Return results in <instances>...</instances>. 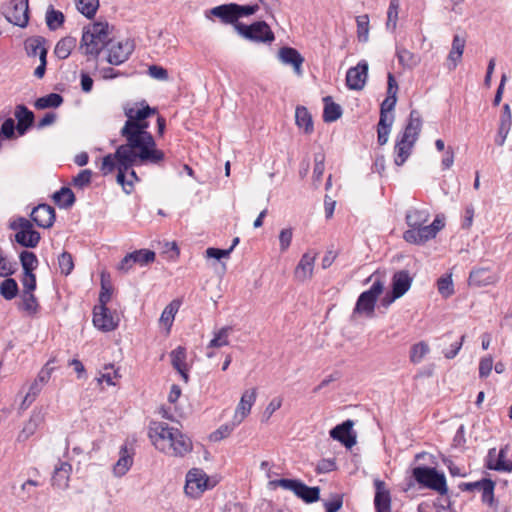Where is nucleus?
Wrapping results in <instances>:
<instances>
[{
	"mask_svg": "<svg viewBox=\"0 0 512 512\" xmlns=\"http://www.w3.org/2000/svg\"><path fill=\"white\" fill-rule=\"evenodd\" d=\"M127 120L120 134L126 143L120 145L115 153L103 158L101 171L104 175L118 172L121 182L123 172L133 165H160L165 159V153L157 148L153 135L148 131L147 119L157 115V109L150 107L146 101L127 103L123 107Z\"/></svg>",
	"mask_w": 512,
	"mask_h": 512,
	"instance_id": "f257e3e1",
	"label": "nucleus"
},
{
	"mask_svg": "<svg viewBox=\"0 0 512 512\" xmlns=\"http://www.w3.org/2000/svg\"><path fill=\"white\" fill-rule=\"evenodd\" d=\"M149 438L156 449L168 455L183 456L192 449L190 439L165 422L151 423Z\"/></svg>",
	"mask_w": 512,
	"mask_h": 512,
	"instance_id": "f03ea898",
	"label": "nucleus"
},
{
	"mask_svg": "<svg viewBox=\"0 0 512 512\" xmlns=\"http://www.w3.org/2000/svg\"><path fill=\"white\" fill-rule=\"evenodd\" d=\"M429 218L430 213L427 209L409 210L406 214V223L410 229L404 232L403 239L408 243L420 245L435 238L445 226L444 218L436 216L430 225H425Z\"/></svg>",
	"mask_w": 512,
	"mask_h": 512,
	"instance_id": "7ed1b4c3",
	"label": "nucleus"
},
{
	"mask_svg": "<svg viewBox=\"0 0 512 512\" xmlns=\"http://www.w3.org/2000/svg\"><path fill=\"white\" fill-rule=\"evenodd\" d=\"M111 28L107 22H94L84 27L79 49L81 52L96 58L110 42Z\"/></svg>",
	"mask_w": 512,
	"mask_h": 512,
	"instance_id": "20e7f679",
	"label": "nucleus"
},
{
	"mask_svg": "<svg viewBox=\"0 0 512 512\" xmlns=\"http://www.w3.org/2000/svg\"><path fill=\"white\" fill-rule=\"evenodd\" d=\"M371 279H374L372 286L360 294L354 308V313H363L368 317L373 315L377 298L384 289V281L378 272L372 274Z\"/></svg>",
	"mask_w": 512,
	"mask_h": 512,
	"instance_id": "39448f33",
	"label": "nucleus"
},
{
	"mask_svg": "<svg viewBox=\"0 0 512 512\" xmlns=\"http://www.w3.org/2000/svg\"><path fill=\"white\" fill-rule=\"evenodd\" d=\"M412 473L420 485L432 489L441 495H445L448 492L445 475L439 473L435 468L416 467Z\"/></svg>",
	"mask_w": 512,
	"mask_h": 512,
	"instance_id": "423d86ee",
	"label": "nucleus"
},
{
	"mask_svg": "<svg viewBox=\"0 0 512 512\" xmlns=\"http://www.w3.org/2000/svg\"><path fill=\"white\" fill-rule=\"evenodd\" d=\"M2 14L9 23L24 28L29 21L28 0H11L2 6Z\"/></svg>",
	"mask_w": 512,
	"mask_h": 512,
	"instance_id": "0eeeda50",
	"label": "nucleus"
},
{
	"mask_svg": "<svg viewBox=\"0 0 512 512\" xmlns=\"http://www.w3.org/2000/svg\"><path fill=\"white\" fill-rule=\"evenodd\" d=\"M213 487L208 475L199 468H193L186 475L185 493L191 498H199L207 489Z\"/></svg>",
	"mask_w": 512,
	"mask_h": 512,
	"instance_id": "6e6552de",
	"label": "nucleus"
},
{
	"mask_svg": "<svg viewBox=\"0 0 512 512\" xmlns=\"http://www.w3.org/2000/svg\"><path fill=\"white\" fill-rule=\"evenodd\" d=\"M120 322L116 312L110 311L107 306L96 305L93 309V324L102 332L114 331Z\"/></svg>",
	"mask_w": 512,
	"mask_h": 512,
	"instance_id": "1a4fd4ad",
	"label": "nucleus"
},
{
	"mask_svg": "<svg viewBox=\"0 0 512 512\" xmlns=\"http://www.w3.org/2000/svg\"><path fill=\"white\" fill-rule=\"evenodd\" d=\"M236 28L242 36L250 40L261 42H271L274 40L273 32L263 21L255 22L251 25L237 24Z\"/></svg>",
	"mask_w": 512,
	"mask_h": 512,
	"instance_id": "9d476101",
	"label": "nucleus"
},
{
	"mask_svg": "<svg viewBox=\"0 0 512 512\" xmlns=\"http://www.w3.org/2000/svg\"><path fill=\"white\" fill-rule=\"evenodd\" d=\"M257 398V389L251 388L245 390L240 398V401L235 409L233 416V426L240 425L245 418L250 414L253 405Z\"/></svg>",
	"mask_w": 512,
	"mask_h": 512,
	"instance_id": "9b49d317",
	"label": "nucleus"
},
{
	"mask_svg": "<svg viewBox=\"0 0 512 512\" xmlns=\"http://www.w3.org/2000/svg\"><path fill=\"white\" fill-rule=\"evenodd\" d=\"M368 63L360 61L355 67L350 68L346 74L347 86L352 90H361L367 80Z\"/></svg>",
	"mask_w": 512,
	"mask_h": 512,
	"instance_id": "f8f14e48",
	"label": "nucleus"
},
{
	"mask_svg": "<svg viewBox=\"0 0 512 512\" xmlns=\"http://www.w3.org/2000/svg\"><path fill=\"white\" fill-rule=\"evenodd\" d=\"M353 426L354 422L348 419L331 429L330 437L341 442L346 448H351L356 444V435L352 431Z\"/></svg>",
	"mask_w": 512,
	"mask_h": 512,
	"instance_id": "ddd939ff",
	"label": "nucleus"
},
{
	"mask_svg": "<svg viewBox=\"0 0 512 512\" xmlns=\"http://www.w3.org/2000/svg\"><path fill=\"white\" fill-rule=\"evenodd\" d=\"M318 253L312 250L304 253L297 264L294 275L295 278L300 282L310 280L313 276L314 264Z\"/></svg>",
	"mask_w": 512,
	"mask_h": 512,
	"instance_id": "4468645a",
	"label": "nucleus"
},
{
	"mask_svg": "<svg viewBox=\"0 0 512 512\" xmlns=\"http://www.w3.org/2000/svg\"><path fill=\"white\" fill-rule=\"evenodd\" d=\"M133 51V44L126 40L111 45L108 53V62L112 65H120L125 62Z\"/></svg>",
	"mask_w": 512,
	"mask_h": 512,
	"instance_id": "2eb2a0df",
	"label": "nucleus"
},
{
	"mask_svg": "<svg viewBox=\"0 0 512 512\" xmlns=\"http://www.w3.org/2000/svg\"><path fill=\"white\" fill-rule=\"evenodd\" d=\"M31 219L41 228H50L55 221V210L47 204H40L31 212Z\"/></svg>",
	"mask_w": 512,
	"mask_h": 512,
	"instance_id": "dca6fc26",
	"label": "nucleus"
},
{
	"mask_svg": "<svg viewBox=\"0 0 512 512\" xmlns=\"http://www.w3.org/2000/svg\"><path fill=\"white\" fill-rule=\"evenodd\" d=\"M14 116L17 119L16 130L23 136L34 123V113L25 105L19 104L15 107Z\"/></svg>",
	"mask_w": 512,
	"mask_h": 512,
	"instance_id": "f3484780",
	"label": "nucleus"
},
{
	"mask_svg": "<svg viewBox=\"0 0 512 512\" xmlns=\"http://www.w3.org/2000/svg\"><path fill=\"white\" fill-rule=\"evenodd\" d=\"M278 56L282 63L291 65L297 75L302 74V64L304 62V58L296 49L291 47H283L279 50Z\"/></svg>",
	"mask_w": 512,
	"mask_h": 512,
	"instance_id": "a211bd4d",
	"label": "nucleus"
},
{
	"mask_svg": "<svg viewBox=\"0 0 512 512\" xmlns=\"http://www.w3.org/2000/svg\"><path fill=\"white\" fill-rule=\"evenodd\" d=\"M134 452L127 446H122L119 451V459L113 466V475L115 477H123L133 465Z\"/></svg>",
	"mask_w": 512,
	"mask_h": 512,
	"instance_id": "6ab92c4d",
	"label": "nucleus"
},
{
	"mask_svg": "<svg viewBox=\"0 0 512 512\" xmlns=\"http://www.w3.org/2000/svg\"><path fill=\"white\" fill-rule=\"evenodd\" d=\"M376 493L374 505L376 512H391V496L385 487V483L380 480L374 482Z\"/></svg>",
	"mask_w": 512,
	"mask_h": 512,
	"instance_id": "aec40b11",
	"label": "nucleus"
},
{
	"mask_svg": "<svg viewBox=\"0 0 512 512\" xmlns=\"http://www.w3.org/2000/svg\"><path fill=\"white\" fill-rule=\"evenodd\" d=\"M45 421V412L42 409H35L29 420L25 423L19 437L21 439H28L32 436L37 429L44 423Z\"/></svg>",
	"mask_w": 512,
	"mask_h": 512,
	"instance_id": "412c9836",
	"label": "nucleus"
},
{
	"mask_svg": "<svg viewBox=\"0 0 512 512\" xmlns=\"http://www.w3.org/2000/svg\"><path fill=\"white\" fill-rule=\"evenodd\" d=\"M495 280L494 273L487 268L474 269L469 275V285L475 287L487 286L494 283Z\"/></svg>",
	"mask_w": 512,
	"mask_h": 512,
	"instance_id": "4be33fe9",
	"label": "nucleus"
},
{
	"mask_svg": "<svg viewBox=\"0 0 512 512\" xmlns=\"http://www.w3.org/2000/svg\"><path fill=\"white\" fill-rule=\"evenodd\" d=\"M422 119L417 110H412L409 115L408 123L402 133V137L416 142L418 135L421 131Z\"/></svg>",
	"mask_w": 512,
	"mask_h": 512,
	"instance_id": "5701e85b",
	"label": "nucleus"
},
{
	"mask_svg": "<svg viewBox=\"0 0 512 512\" xmlns=\"http://www.w3.org/2000/svg\"><path fill=\"white\" fill-rule=\"evenodd\" d=\"M412 278L405 270L396 272L392 279V292L396 297H402L410 288Z\"/></svg>",
	"mask_w": 512,
	"mask_h": 512,
	"instance_id": "b1692460",
	"label": "nucleus"
},
{
	"mask_svg": "<svg viewBox=\"0 0 512 512\" xmlns=\"http://www.w3.org/2000/svg\"><path fill=\"white\" fill-rule=\"evenodd\" d=\"M414 144H415L414 141L406 139L405 137H402V136L396 141V144L394 147V152H395L394 162L397 166H401L405 163V161L408 159V157L411 154Z\"/></svg>",
	"mask_w": 512,
	"mask_h": 512,
	"instance_id": "393cba45",
	"label": "nucleus"
},
{
	"mask_svg": "<svg viewBox=\"0 0 512 512\" xmlns=\"http://www.w3.org/2000/svg\"><path fill=\"white\" fill-rule=\"evenodd\" d=\"M172 366L180 373L185 382H188V369L186 365V350L179 346L170 353Z\"/></svg>",
	"mask_w": 512,
	"mask_h": 512,
	"instance_id": "a878e982",
	"label": "nucleus"
},
{
	"mask_svg": "<svg viewBox=\"0 0 512 512\" xmlns=\"http://www.w3.org/2000/svg\"><path fill=\"white\" fill-rule=\"evenodd\" d=\"M72 466L67 462H61L59 466L55 467L52 476V484L58 488H67Z\"/></svg>",
	"mask_w": 512,
	"mask_h": 512,
	"instance_id": "bb28decb",
	"label": "nucleus"
},
{
	"mask_svg": "<svg viewBox=\"0 0 512 512\" xmlns=\"http://www.w3.org/2000/svg\"><path fill=\"white\" fill-rule=\"evenodd\" d=\"M506 449H501L497 451L495 448L490 449L487 456V467L489 469L497 470V471H511L512 463L511 462H500L499 457H504L506 453Z\"/></svg>",
	"mask_w": 512,
	"mask_h": 512,
	"instance_id": "cd10ccee",
	"label": "nucleus"
},
{
	"mask_svg": "<svg viewBox=\"0 0 512 512\" xmlns=\"http://www.w3.org/2000/svg\"><path fill=\"white\" fill-rule=\"evenodd\" d=\"M396 56L400 65L407 69H413L420 63V56L405 48H397Z\"/></svg>",
	"mask_w": 512,
	"mask_h": 512,
	"instance_id": "c85d7f7f",
	"label": "nucleus"
},
{
	"mask_svg": "<svg viewBox=\"0 0 512 512\" xmlns=\"http://www.w3.org/2000/svg\"><path fill=\"white\" fill-rule=\"evenodd\" d=\"M236 8H237V4L220 5V6L214 7L211 10V13L214 16L222 19L224 22L232 23L238 19Z\"/></svg>",
	"mask_w": 512,
	"mask_h": 512,
	"instance_id": "c756f323",
	"label": "nucleus"
},
{
	"mask_svg": "<svg viewBox=\"0 0 512 512\" xmlns=\"http://www.w3.org/2000/svg\"><path fill=\"white\" fill-rule=\"evenodd\" d=\"M295 495L306 503H314L320 498L319 487H309L300 481Z\"/></svg>",
	"mask_w": 512,
	"mask_h": 512,
	"instance_id": "7c9ffc66",
	"label": "nucleus"
},
{
	"mask_svg": "<svg viewBox=\"0 0 512 512\" xmlns=\"http://www.w3.org/2000/svg\"><path fill=\"white\" fill-rule=\"evenodd\" d=\"M231 326H224L218 331L214 332V337L209 342L207 349L221 348L229 345V336L232 332Z\"/></svg>",
	"mask_w": 512,
	"mask_h": 512,
	"instance_id": "2f4dec72",
	"label": "nucleus"
},
{
	"mask_svg": "<svg viewBox=\"0 0 512 512\" xmlns=\"http://www.w3.org/2000/svg\"><path fill=\"white\" fill-rule=\"evenodd\" d=\"M324 101V112L323 119L325 122H334L339 119L342 115V109L340 105L334 103L330 96L323 99Z\"/></svg>",
	"mask_w": 512,
	"mask_h": 512,
	"instance_id": "473e14b6",
	"label": "nucleus"
},
{
	"mask_svg": "<svg viewBox=\"0 0 512 512\" xmlns=\"http://www.w3.org/2000/svg\"><path fill=\"white\" fill-rule=\"evenodd\" d=\"M296 124L305 133L309 134L313 131L312 117L305 107H297L295 112Z\"/></svg>",
	"mask_w": 512,
	"mask_h": 512,
	"instance_id": "72a5a7b5",
	"label": "nucleus"
},
{
	"mask_svg": "<svg viewBox=\"0 0 512 512\" xmlns=\"http://www.w3.org/2000/svg\"><path fill=\"white\" fill-rule=\"evenodd\" d=\"M76 46V39L73 37H64L56 44L54 53L59 59H66Z\"/></svg>",
	"mask_w": 512,
	"mask_h": 512,
	"instance_id": "f704fd0d",
	"label": "nucleus"
},
{
	"mask_svg": "<svg viewBox=\"0 0 512 512\" xmlns=\"http://www.w3.org/2000/svg\"><path fill=\"white\" fill-rule=\"evenodd\" d=\"M19 308L29 316L36 315L39 309V304L34 294L30 292H22Z\"/></svg>",
	"mask_w": 512,
	"mask_h": 512,
	"instance_id": "c9c22d12",
	"label": "nucleus"
},
{
	"mask_svg": "<svg viewBox=\"0 0 512 512\" xmlns=\"http://www.w3.org/2000/svg\"><path fill=\"white\" fill-rule=\"evenodd\" d=\"M63 102V98L60 94L57 93H50L46 96L38 98L34 106L36 109L43 110L47 108H57L59 107Z\"/></svg>",
	"mask_w": 512,
	"mask_h": 512,
	"instance_id": "e433bc0d",
	"label": "nucleus"
},
{
	"mask_svg": "<svg viewBox=\"0 0 512 512\" xmlns=\"http://www.w3.org/2000/svg\"><path fill=\"white\" fill-rule=\"evenodd\" d=\"M41 236L39 232H16L15 241L26 248H35L40 242Z\"/></svg>",
	"mask_w": 512,
	"mask_h": 512,
	"instance_id": "4c0bfd02",
	"label": "nucleus"
},
{
	"mask_svg": "<svg viewBox=\"0 0 512 512\" xmlns=\"http://www.w3.org/2000/svg\"><path fill=\"white\" fill-rule=\"evenodd\" d=\"M54 201L61 208H69L75 202V195L70 188L63 187L53 195Z\"/></svg>",
	"mask_w": 512,
	"mask_h": 512,
	"instance_id": "58836bf2",
	"label": "nucleus"
},
{
	"mask_svg": "<svg viewBox=\"0 0 512 512\" xmlns=\"http://www.w3.org/2000/svg\"><path fill=\"white\" fill-rule=\"evenodd\" d=\"M180 307V302L178 300H173L170 302L163 310L161 317H160V323L164 326H166L168 329L173 324L174 318L176 313L178 312Z\"/></svg>",
	"mask_w": 512,
	"mask_h": 512,
	"instance_id": "ea45409f",
	"label": "nucleus"
},
{
	"mask_svg": "<svg viewBox=\"0 0 512 512\" xmlns=\"http://www.w3.org/2000/svg\"><path fill=\"white\" fill-rule=\"evenodd\" d=\"M429 352H430L429 345L424 341H420L411 346L410 353H409V359L413 364H419L420 362H422L424 357Z\"/></svg>",
	"mask_w": 512,
	"mask_h": 512,
	"instance_id": "a19ab883",
	"label": "nucleus"
},
{
	"mask_svg": "<svg viewBox=\"0 0 512 512\" xmlns=\"http://www.w3.org/2000/svg\"><path fill=\"white\" fill-rule=\"evenodd\" d=\"M399 9L400 1L390 0L387 10L386 29L390 30L391 32H394L397 28Z\"/></svg>",
	"mask_w": 512,
	"mask_h": 512,
	"instance_id": "79ce46f5",
	"label": "nucleus"
},
{
	"mask_svg": "<svg viewBox=\"0 0 512 512\" xmlns=\"http://www.w3.org/2000/svg\"><path fill=\"white\" fill-rule=\"evenodd\" d=\"M6 279L0 283V294L6 300H12L17 296L18 293V284L17 282L9 277H5Z\"/></svg>",
	"mask_w": 512,
	"mask_h": 512,
	"instance_id": "37998d69",
	"label": "nucleus"
},
{
	"mask_svg": "<svg viewBox=\"0 0 512 512\" xmlns=\"http://www.w3.org/2000/svg\"><path fill=\"white\" fill-rule=\"evenodd\" d=\"M17 270V263L9 259L5 251L0 248V277H9Z\"/></svg>",
	"mask_w": 512,
	"mask_h": 512,
	"instance_id": "c03bdc74",
	"label": "nucleus"
},
{
	"mask_svg": "<svg viewBox=\"0 0 512 512\" xmlns=\"http://www.w3.org/2000/svg\"><path fill=\"white\" fill-rule=\"evenodd\" d=\"M42 389L43 386L33 380V382L29 385L28 391L25 394L22 403L20 404V409H27L35 401Z\"/></svg>",
	"mask_w": 512,
	"mask_h": 512,
	"instance_id": "a18cd8bd",
	"label": "nucleus"
},
{
	"mask_svg": "<svg viewBox=\"0 0 512 512\" xmlns=\"http://www.w3.org/2000/svg\"><path fill=\"white\" fill-rule=\"evenodd\" d=\"M24 45L28 56L33 57L37 55L40 57L41 50L46 49L42 37H30L25 41Z\"/></svg>",
	"mask_w": 512,
	"mask_h": 512,
	"instance_id": "49530a36",
	"label": "nucleus"
},
{
	"mask_svg": "<svg viewBox=\"0 0 512 512\" xmlns=\"http://www.w3.org/2000/svg\"><path fill=\"white\" fill-rule=\"evenodd\" d=\"M76 6L84 16L92 18L99 7V0H76Z\"/></svg>",
	"mask_w": 512,
	"mask_h": 512,
	"instance_id": "de8ad7c7",
	"label": "nucleus"
},
{
	"mask_svg": "<svg viewBox=\"0 0 512 512\" xmlns=\"http://www.w3.org/2000/svg\"><path fill=\"white\" fill-rule=\"evenodd\" d=\"M19 258L23 272H33L38 266V259L33 252L22 251Z\"/></svg>",
	"mask_w": 512,
	"mask_h": 512,
	"instance_id": "09e8293b",
	"label": "nucleus"
},
{
	"mask_svg": "<svg viewBox=\"0 0 512 512\" xmlns=\"http://www.w3.org/2000/svg\"><path fill=\"white\" fill-rule=\"evenodd\" d=\"M64 22V15L62 12L50 7L46 12V24L50 30L58 29Z\"/></svg>",
	"mask_w": 512,
	"mask_h": 512,
	"instance_id": "8fccbe9b",
	"label": "nucleus"
},
{
	"mask_svg": "<svg viewBox=\"0 0 512 512\" xmlns=\"http://www.w3.org/2000/svg\"><path fill=\"white\" fill-rule=\"evenodd\" d=\"M300 480L296 479H277L270 480L268 482L269 489H276L277 487H281L285 490L292 491L294 494L299 486Z\"/></svg>",
	"mask_w": 512,
	"mask_h": 512,
	"instance_id": "3c124183",
	"label": "nucleus"
},
{
	"mask_svg": "<svg viewBox=\"0 0 512 512\" xmlns=\"http://www.w3.org/2000/svg\"><path fill=\"white\" fill-rule=\"evenodd\" d=\"M133 261L140 266L152 263L155 260V252L149 249H140L133 252Z\"/></svg>",
	"mask_w": 512,
	"mask_h": 512,
	"instance_id": "603ef678",
	"label": "nucleus"
},
{
	"mask_svg": "<svg viewBox=\"0 0 512 512\" xmlns=\"http://www.w3.org/2000/svg\"><path fill=\"white\" fill-rule=\"evenodd\" d=\"M357 36L359 41L366 42L369 36V17L368 15H360L356 18Z\"/></svg>",
	"mask_w": 512,
	"mask_h": 512,
	"instance_id": "864d4df0",
	"label": "nucleus"
},
{
	"mask_svg": "<svg viewBox=\"0 0 512 512\" xmlns=\"http://www.w3.org/2000/svg\"><path fill=\"white\" fill-rule=\"evenodd\" d=\"M105 372L101 373V375L97 378L99 384L105 382L109 386L116 385L115 379L120 377L118 370L114 368L113 365H107L104 367Z\"/></svg>",
	"mask_w": 512,
	"mask_h": 512,
	"instance_id": "5fc2aeb1",
	"label": "nucleus"
},
{
	"mask_svg": "<svg viewBox=\"0 0 512 512\" xmlns=\"http://www.w3.org/2000/svg\"><path fill=\"white\" fill-rule=\"evenodd\" d=\"M437 287L443 297L451 296L454 293L451 274L440 277L437 281Z\"/></svg>",
	"mask_w": 512,
	"mask_h": 512,
	"instance_id": "6e6d98bb",
	"label": "nucleus"
},
{
	"mask_svg": "<svg viewBox=\"0 0 512 512\" xmlns=\"http://www.w3.org/2000/svg\"><path fill=\"white\" fill-rule=\"evenodd\" d=\"M58 266L60 269L61 274L67 276L69 275L72 270L74 269V262L72 255L68 252H63L58 257Z\"/></svg>",
	"mask_w": 512,
	"mask_h": 512,
	"instance_id": "4d7b16f0",
	"label": "nucleus"
},
{
	"mask_svg": "<svg viewBox=\"0 0 512 512\" xmlns=\"http://www.w3.org/2000/svg\"><path fill=\"white\" fill-rule=\"evenodd\" d=\"M92 171L89 169L81 170L72 180V185L76 188L82 189L88 186L91 182Z\"/></svg>",
	"mask_w": 512,
	"mask_h": 512,
	"instance_id": "13d9d810",
	"label": "nucleus"
},
{
	"mask_svg": "<svg viewBox=\"0 0 512 512\" xmlns=\"http://www.w3.org/2000/svg\"><path fill=\"white\" fill-rule=\"evenodd\" d=\"M10 228L13 230H16L17 232H37L33 229L32 223L24 218V217H18L10 222Z\"/></svg>",
	"mask_w": 512,
	"mask_h": 512,
	"instance_id": "bf43d9fd",
	"label": "nucleus"
},
{
	"mask_svg": "<svg viewBox=\"0 0 512 512\" xmlns=\"http://www.w3.org/2000/svg\"><path fill=\"white\" fill-rule=\"evenodd\" d=\"M494 487L495 483L491 480L479 491L481 493L482 502L489 505L490 507L495 506Z\"/></svg>",
	"mask_w": 512,
	"mask_h": 512,
	"instance_id": "052dcab7",
	"label": "nucleus"
},
{
	"mask_svg": "<svg viewBox=\"0 0 512 512\" xmlns=\"http://www.w3.org/2000/svg\"><path fill=\"white\" fill-rule=\"evenodd\" d=\"M112 286L103 277L101 279V291L99 294V305L107 306L112 297Z\"/></svg>",
	"mask_w": 512,
	"mask_h": 512,
	"instance_id": "680f3d73",
	"label": "nucleus"
},
{
	"mask_svg": "<svg viewBox=\"0 0 512 512\" xmlns=\"http://www.w3.org/2000/svg\"><path fill=\"white\" fill-rule=\"evenodd\" d=\"M314 162L313 178L315 182H320L325 170L324 155L316 154Z\"/></svg>",
	"mask_w": 512,
	"mask_h": 512,
	"instance_id": "e2e57ef3",
	"label": "nucleus"
},
{
	"mask_svg": "<svg viewBox=\"0 0 512 512\" xmlns=\"http://www.w3.org/2000/svg\"><path fill=\"white\" fill-rule=\"evenodd\" d=\"M15 122L12 118L6 119L0 127V137L3 136L6 139H12L15 137Z\"/></svg>",
	"mask_w": 512,
	"mask_h": 512,
	"instance_id": "0e129e2a",
	"label": "nucleus"
},
{
	"mask_svg": "<svg viewBox=\"0 0 512 512\" xmlns=\"http://www.w3.org/2000/svg\"><path fill=\"white\" fill-rule=\"evenodd\" d=\"M51 361H48L45 366L39 371L37 377L34 379L36 382L41 384L43 387L50 380L51 374L54 371V367L50 366Z\"/></svg>",
	"mask_w": 512,
	"mask_h": 512,
	"instance_id": "69168bd1",
	"label": "nucleus"
},
{
	"mask_svg": "<svg viewBox=\"0 0 512 512\" xmlns=\"http://www.w3.org/2000/svg\"><path fill=\"white\" fill-rule=\"evenodd\" d=\"M293 231L291 228L282 229L279 234L280 251L285 252L292 241Z\"/></svg>",
	"mask_w": 512,
	"mask_h": 512,
	"instance_id": "338daca9",
	"label": "nucleus"
},
{
	"mask_svg": "<svg viewBox=\"0 0 512 512\" xmlns=\"http://www.w3.org/2000/svg\"><path fill=\"white\" fill-rule=\"evenodd\" d=\"M21 282L23 285V292L33 293L36 288V276L33 272H23Z\"/></svg>",
	"mask_w": 512,
	"mask_h": 512,
	"instance_id": "774afa93",
	"label": "nucleus"
}]
</instances>
